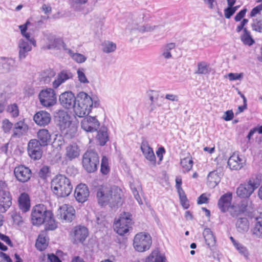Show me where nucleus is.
I'll use <instances>...</instances> for the list:
<instances>
[{
    "instance_id": "nucleus-1",
    "label": "nucleus",
    "mask_w": 262,
    "mask_h": 262,
    "mask_svg": "<svg viewBox=\"0 0 262 262\" xmlns=\"http://www.w3.org/2000/svg\"><path fill=\"white\" fill-rule=\"evenodd\" d=\"M122 191L117 186L107 187L102 185L97 190V198L101 205L108 204L111 207L118 206L122 203Z\"/></svg>"
},
{
    "instance_id": "nucleus-2",
    "label": "nucleus",
    "mask_w": 262,
    "mask_h": 262,
    "mask_svg": "<svg viewBox=\"0 0 262 262\" xmlns=\"http://www.w3.org/2000/svg\"><path fill=\"white\" fill-rule=\"evenodd\" d=\"M31 221L34 225L39 226L43 224L46 230H53L57 227L52 212L47 210L42 204H38L33 207Z\"/></svg>"
},
{
    "instance_id": "nucleus-3",
    "label": "nucleus",
    "mask_w": 262,
    "mask_h": 262,
    "mask_svg": "<svg viewBox=\"0 0 262 262\" xmlns=\"http://www.w3.org/2000/svg\"><path fill=\"white\" fill-rule=\"evenodd\" d=\"M99 104L98 98H92L87 93L80 92L77 95L76 103L72 108L77 116L82 118L90 114L93 106L97 107Z\"/></svg>"
},
{
    "instance_id": "nucleus-4",
    "label": "nucleus",
    "mask_w": 262,
    "mask_h": 262,
    "mask_svg": "<svg viewBox=\"0 0 262 262\" xmlns=\"http://www.w3.org/2000/svg\"><path fill=\"white\" fill-rule=\"evenodd\" d=\"M51 188L58 197L64 198L71 194L73 186L69 179L64 175L58 174L52 180Z\"/></svg>"
},
{
    "instance_id": "nucleus-5",
    "label": "nucleus",
    "mask_w": 262,
    "mask_h": 262,
    "mask_svg": "<svg viewBox=\"0 0 262 262\" xmlns=\"http://www.w3.org/2000/svg\"><path fill=\"white\" fill-rule=\"evenodd\" d=\"M58 126L61 133L67 138H72L77 132V126L70 120V116L62 112L59 116Z\"/></svg>"
},
{
    "instance_id": "nucleus-6",
    "label": "nucleus",
    "mask_w": 262,
    "mask_h": 262,
    "mask_svg": "<svg viewBox=\"0 0 262 262\" xmlns=\"http://www.w3.org/2000/svg\"><path fill=\"white\" fill-rule=\"evenodd\" d=\"M260 180L257 176L249 179L247 184H241L237 188V195L243 198H249L260 185Z\"/></svg>"
},
{
    "instance_id": "nucleus-7",
    "label": "nucleus",
    "mask_w": 262,
    "mask_h": 262,
    "mask_svg": "<svg viewBox=\"0 0 262 262\" xmlns=\"http://www.w3.org/2000/svg\"><path fill=\"white\" fill-rule=\"evenodd\" d=\"M12 205V196L7 183L0 180V213H5Z\"/></svg>"
},
{
    "instance_id": "nucleus-8",
    "label": "nucleus",
    "mask_w": 262,
    "mask_h": 262,
    "mask_svg": "<svg viewBox=\"0 0 262 262\" xmlns=\"http://www.w3.org/2000/svg\"><path fill=\"white\" fill-rule=\"evenodd\" d=\"M99 158L97 153L92 150H88L83 156L82 164L88 172H94L97 169Z\"/></svg>"
},
{
    "instance_id": "nucleus-9",
    "label": "nucleus",
    "mask_w": 262,
    "mask_h": 262,
    "mask_svg": "<svg viewBox=\"0 0 262 262\" xmlns=\"http://www.w3.org/2000/svg\"><path fill=\"white\" fill-rule=\"evenodd\" d=\"M152 244L151 237L149 234L140 232L137 234L134 239V247L138 252H143L149 249Z\"/></svg>"
},
{
    "instance_id": "nucleus-10",
    "label": "nucleus",
    "mask_w": 262,
    "mask_h": 262,
    "mask_svg": "<svg viewBox=\"0 0 262 262\" xmlns=\"http://www.w3.org/2000/svg\"><path fill=\"white\" fill-rule=\"evenodd\" d=\"M132 224V214L129 212L121 214L118 221L114 224V230L120 235H124L129 231Z\"/></svg>"
},
{
    "instance_id": "nucleus-11",
    "label": "nucleus",
    "mask_w": 262,
    "mask_h": 262,
    "mask_svg": "<svg viewBox=\"0 0 262 262\" xmlns=\"http://www.w3.org/2000/svg\"><path fill=\"white\" fill-rule=\"evenodd\" d=\"M40 104L44 107H50L54 106L57 102L56 94L51 88L41 90L38 95Z\"/></svg>"
},
{
    "instance_id": "nucleus-12",
    "label": "nucleus",
    "mask_w": 262,
    "mask_h": 262,
    "mask_svg": "<svg viewBox=\"0 0 262 262\" xmlns=\"http://www.w3.org/2000/svg\"><path fill=\"white\" fill-rule=\"evenodd\" d=\"M41 146L37 139H31L28 144V152L30 158L34 160L40 159L42 156Z\"/></svg>"
},
{
    "instance_id": "nucleus-13",
    "label": "nucleus",
    "mask_w": 262,
    "mask_h": 262,
    "mask_svg": "<svg viewBox=\"0 0 262 262\" xmlns=\"http://www.w3.org/2000/svg\"><path fill=\"white\" fill-rule=\"evenodd\" d=\"M71 235L73 243H82L88 236V230L84 226H76L72 229Z\"/></svg>"
},
{
    "instance_id": "nucleus-14",
    "label": "nucleus",
    "mask_w": 262,
    "mask_h": 262,
    "mask_svg": "<svg viewBox=\"0 0 262 262\" xmlns=\"http://www.w3.org/2000/svg\"><path fill=\"white\" fill-rule=\"evenodd\" d=\"M59 100L64 108L71 109L76 103L77 96L75 97L71 91H66L59 95Z\"/></svg>"
},
{
    "instance_id": "nucleus-15",
    "label": "nucleus",
    "mask_w": 262,
    "mask_h": 262,
    "mask_svg": "<svg viewBox=\"0 0 262 262\" xmlns=\"http://www.w3.org/2000/svg\"><path fill=\"white\" fill-rule=\"evenodd\" d=\"M75 209L69 205L64 204L58 210L57 216L59 219L66 222H71L75 218Z\"/></svg>"
},
{
    "instance_id": "nucleus-16",
    "label": "nucleus",
    "mask_w": 262,
    "mask_h": 262,
    "mask_svg": "<svg viewBox=\"0 0 262 262\" xmlns=\"http://www.w3.org/2000/svg\"><path fill=\"white\" fill-rule=\"evenodd\" d=\"M81 126L87 132H94L98 130L100 123L95 117H84L81 121Z\"/></svg>"
},
{
    "instance_id": "nucleus-17",
    "label": "nucleus",
    "mask_w": 262,
    "mask_h": 262,
    "mask_svg": "<svg viewBox=\"0 0 262 262\" xmlns=\"http://www.w3.org/2000/svg\"><path fill=\"white\" fill-rule=\"evenodd\" d=\"M14 175L18 181L25 183L28 181L31 177V171L24 165L16 167L14 170Z\"/></svg>"
},
{
    "instance_id": "nucleus-18",
    "label": "nucleus",
    "mask_w": 262,
    "mask_h": 262,
    "mask_svg": "<svg viewBox=\"0 0 262 262\" xmlns=\"http://www.w3.org/2000/svg\"><path fill=\"white\" fill-rule=\"evenodd\" d=\"M90 192L86 185L80 184L76 187L74 196L76 200L79 203L85 202L89 196Z\"/></svg>"
},
{
    "instance_id": "nucleus-19",
    "label": "nucleus",
    "mask_w": 262,
    "mask_h": 262,
    "mask_svg": "<svg viewBox=\"0 0 262 262\" xmlns=\"http://www.w3.org/2000/svg\"><path fill=\"white\" fill-rule=\"evenodd\" d=\"M28 130V126L25 122V119L21 120L13 124L12 137L20 138L24 135Z\"/></svg>"
},
{
    "instance_id": "nucleus-20",
    "label": "nucleus",
    "mask_w": 262,
    "mask_h": 262,
    "mask_svg": "<svg viewBox=\"0 0 262 262\" xmlns=\"http://www.w3.org/2000/svg\"><path fill=\"white\" fill-rule=\"evenodd\" d=\"M33 119L37 125L41 126H45L50 122L51 116L50 114L48 112L40 111L34 115Z\"/></svg>"
},
{
    "instance_id": "nucleus-21",
    "label": "nucleus",
    "mask_w": 262,
    "mask_h": 262,
    "mask_svg": "<svg viewBox=\"0 0 262 262\" xmlns=\"http://www.w3.org/2000/svg\"><path fill=\"white\" fill-rule=\"evenodd\" d=\"M232 199V194L230 192L226 193L223 194L220 198L217 206L222 212H226L228 211L231 206V201Z\"/></svg>"
},
{
    "instance_id": "nucleus-22",
    "label": "nucleus",
    "mask_w": 262,
    "mask_h": 262,
    "mask_svg": "<svg viewBox=\"0 0 262 262\" xmlns=\"http://www.w3.org/2000/svg\"><path fill=\"white\" fill-rule=\"evenodd\" d=\"M245 163L244 158H241L238 154H233L228 159V165L233 170L241 169Z\"/></svg>"
},
{
    "instance_id": "nucleus-23",
    "label": "nucleus",
    "mask_w": 262,
    "mask_h": 262,
    "mask_svg": "<svg viewBox=\"0 0 262 262\" xmlns=\"http://www.w3.org/2000/svg\"><path fill=\"white\" fill-rule=\"evenodd\" d=\"M73 76V74L69 70H63L61 71L58 74L56 79L53 82V87L54 89H57L67 80L72 79Z\"/></svg>"
},
{
    "instance_id": "nucleus-24",
    "label": "nucleus",
    "mask_w": 262,
    "mask_h": 262,
    "mask_svg": "<svg viewBox=\"0 0 262 262\" xmlns=\"http://www.w3.org/2000/svg\"><path fill=\"white\" fill-rule=\"evenodd\" d=\"M32 43L28 40L20 39L18 41V46L19 48V59L22 60L26 58L29 52L32 50Z\"/></svg>"
},
{
    "instance_id": "nucleus-25",
    "label": "nucleus",
    "mask_w": 262,
    "mask_h": 262,
    "mask_svg": "<svg viewBox=\"0 0 262 262\" xmlns=\"http://www.w3.org/2000/svg\"><path fill=\"white\" fill-rule=\"evenodd\" d=\"M141 149L146 159L150 162V164L155 165L156 156L152 148L147 143H143L141 146Z\"/></svg>"
},
{
    "instance_id": "nucleus-26",
    "label": "nucleus",
    "mask_w": 262,
    "mask_h": 262,
    "mask_svg": "<svg viewBox=\"0 0 262 262\" xmlns=\"http://www.w3.org/2000/svg\"><path fill=\"white\" fill-rule=\"evenodd\" d=\"M80 155V149L78 145L75 144L68 145L66 148V156L70 160L77 158Z\"/></svg>"
},
{
    "instance_id": "nucleus-27",
    "label": "nucleus",
    "mask_w": 262,
    "mask_h": 262,
    "mask_svg": "<svg viewBox=\"0 0 262 262\" xmlns=\"http://www.w3.org/2000/svg\"><path fill=\"white\" fill-rule=\"evenodd\" d=\"M19 209L23 212H26L30 210V201L29 195L26 193H22L18 198Z\"/></svg>"
},
{
    "instance_id": "nucleus-28",
    "label": "nucleus",
    "mask_w": 262,
    "mask_h": 262,
    "mask_svg": "<svg viewBox=\"0 0 262 262\" xmlns=\"http://www.w3.org/2000/svg\"><path fill=\"white\" fill-rule=\"evenodd\" d=\"M55 74V72L53 69H47L40 74L39 76V81L43 84L49 83Z\"/></svg>"
},
{
    "instance_id": "nucleus-29",
    "label": "nucleus",
    "mask_w": 262,
    "mask_h": 262,
    "mask_svg": "<svg viewBox=\"0 0 262 262\" xmlns=\"http://www.w3.org/2000/svg\"><path fill=\"white\" fill-rule=\"evenodd\" d=\"M37 137L40 144L43 146L47 145L51 140V135L46 129H39L37 133Z\"/></svg>"
},
{
    "instance_id": "nucleus-30",
    "label": "nucleus",
    "mask_w": 262,
    "mask_h": 262,
    "mask_svg": "<svg viewBox=\"0 0 262 262\" xmlns=\"http://www.w3.org/2000/svg\"><path fill=\"white\" fill-rule=\"evenodd\" d=\"M237 230L240 233H245L249 229V223L247 218L239 217L237 220L235 224Z\"/></svg>"
},
{
    "instance_id": "nucleus-31",
    "label": "nucleus",
    "mask_w": 262,
    "mask_h": 262,
    "mask_svg": "<svg viewBox=\"0 0 262 262\" xmlns=\"http://www.w3.org/2000/svg\"><path fill=\"white\" fill-rule=\"evenodd\" d=\"M221 172L214 170L210 172L207 177L208 182L211 187H214L221 181Z\"/></svg>"
},
{
    "instance_id": "nucleus-32",
    "label": "nucleus",
    "mask_w": 262,
    "mask_h": 262,
    "mask_svg": "<svg viewBox=\"0 0 262 262\" xmlns=\"http://www.w3.org/2000/svg\"><path fill=\"white\" fill-rule=\"evenodd\" d=\"M260 215L255 219L256 222L252 229L253 234L257 237L262 236V212H259Z\"/></svg>"
},
{
    "instance_id": "nucleus-33",
    "label": "nucleus",
    "mask_w": 262,
    "mask_h": 262,
    "mask_svg": "<svg viewBox=\"0 0 262 262\" xmlns=\"http://www.w3.org/2000/svg\"><path fill=\"white\" fill-rule=\"evenodd\" d=\"M1 60L3 62V73H8L16 67L15 60L12 58L2 57Z\"/></svg>"
},
{
    "instance_id": "nucleus-34",
    "label": "nucleus",
    "mask_w": 262,
    "mask_h": 262,
    "mask_svg": "<svg viewBox=\"0 0 262 262\" xmlns=\"http://www.w3.org/2000/svg\"><path fill=\"white\" fill-rule=\"evenodd\" d=\"M176 45L174 43H169L164 46L162 49V56L166 59L172 57V52L174 50Z\"/></svg>"
},
{
    "instance_id": "nucleus-35",
    "label": "nucleus",
    "mask_w": 262,
    "mask_h": 262,
    "mask_svg": "<svg viewBox=\"0 0 262 262\" xmlns=\"http://www.w3.org/2000/svg\"><path fill=\"white\" fill-rule=\"evenodd\" d=\"M203 235L206 244L209 248L213 247L215 245V237L209 228H206L204 229Z\"/></svg>"
},
{
    "instance_id": "nucleus-36",
    "label": "nucleus",
    "mask_w": 262,
    "mask_h": 262,
    "mask_svg": "<svg viewBox=\"0 0 262 262\" xmlns=\"http://www.w3.org/2000/svg\"><path fill=\"white\" fill-rule=\"evenodd\" d=\"M197 70L195 72L196 74L206 75L211 71V68L209 64L206 62L202 61L198 63Z\"/></svg>"
},
{
    "instance_id": "nucleus-37",
    "label": "nucleus",
    "mask_w": 262,
    "mask_h": 262,
    "mask_svg": "<svg viewBox=\"0 0 262 262\" xmlns=\"http://www.w3.org/2000/svg\"><path fill=\"white\" fill-rule=\"evenodd\" d=\"M108 137L106 128L102 127L97 132L96 139L98 140L100 145H104L108 141Z\"/></svg>"
},
{
    "instance_id": "nucleus-38",
    "label": "nucleus",
    "mask_w": 262,
    "mask_h": 262,
    "mask_svg": "<svg viewBox=\"0 0 262 262\" xmlns=\"http://www.w3.org/2000/svg\"><path fill=\"white\" fill-rule=\"evenodd\" d=\"M31 25L30 21L28 20L26 21V23L23 25H20L19 26V29H20L21 33L22 35L26 37V39H24L25 40H28L29 42L32 43L34 46H36V41L33 38H30V36L29 33H26V30H27V27L30 26Z\"/></svg>"
},
{
    "instance_id": "nucleus-39",
    "label": "nucleus",
    "mask_w": 262,
    "mask_h": 262,
    "mask_svg": "<svg viewBox=\"0 0 262 262\" xmlns=\"http://www.w3.org/2000/svg\"><path fill=\"white\" fill-rule=\"evenodd\" d=\"M35 246L39 251L44 250L48 246L47 239L44 234H40L36 240Z\"/></svg>"
},
{
    "instance_id": "nucleus-40",
    "label": "nucleus",
    "mask_w": 262,
    "mask_h": 262,
    "mask_svg": "<svg viewBox=\"0 0 262 262\" xmlns=\"http://www.w3.org/2000/svg\"><path fill=\"white\" fill-rule=\"evenodd\" d=\"M65 50L71 57L77 63H83L86 60V57L81 54L74 53L72 50L69 49H65Z\"/></svg>"
},
{
    "instance_id": "nucleus-41",
    "label": "nucleus",
    "mask_w": 262,
    "mask_h": 262,
    "mask_svg": "<svg viewBox=\"0 0 262 262\" xmlns=\"http://www.w3.org/2000/svg\"><path fill=\"white\" fill-rule=\"evenodd\" d=\"M241 39L245 45L250 46L254 43V40L252 38L250 31H249L247 28H244V32L243 34L241 36Z\"/></svg>"
},
{
    "instance_id": "nucleus-42",
    "label": "nucleus",
    "mask_w": 262,
    "mask_h": 262,
    "mask_svg": "<svg viewBox=\"0 0 262 262\" xmlns=\"http://www.w3.org/2000/svg\"><path fill=\"white\" fill-rule=\"evenodd\" d=\"M181 164L184 171H189L192 168L193 165V161L191 157L188 156L182 159L181 161Z\"/></svg>"
},
{
    "instance_id": "nucleus-43",
    "label": "nucleus",
    "mask_w": 262,
    "mask_h": 262,
    "mask_svg": "<svg viewBox=\"0 0 262 262\" xmlns=\"http://www.w3.org/2000/svg\"><path fill=\"white\" fill-rule=\"evenodd\" d=\"M13 127V124L8 119L5 118L2 121L1 128L5 134H9Z\"/></svg>"
},
{
    "instance_id": "nucleus-44",
    "label": "nucleus",
    "mask_w": 262,
    "mask_h": 262,
    "mask_svg": "<svg viewBox=\"0 0 262 262\" xmlns=\"http://www.w3.org/2000/svg\"><path fill=\"white\" fill-rule=\"evenodd\" d=\"M102 51L106 53L113 52L116 49V45L111 41H104L102 44Z\"/></svg>"
},
{
    "instance_id": "nucleus-45",
    "label": "nucleus",
    "mask_w": 262,
    "mask_h": 262,
    "mask_svg": "<svg viewBox=\"0 0 262 262\" xmlns=\"http://www.w3.org/2000/svg\"><path fill=\"white\" fill-rule=\"evenodd\" d=\"M100 171L104 175L108 174L110 171L108 164V160L105 156H103L102 158Z\"/></svg>"
},
{
    "instance_id": "nucleus-46",
    "label": "nucleus",
    "mask_w": 262,
    "mask_h": 262,
    "mask_svg": "<svg viewBox=\"0 0 262 262\" xmlns=\"http://www.w3.org/2000/svg\"><path fill=\"white\" fill-rule=\"evenodd\" d=\"M251 205L252 203L251 201L248 200H245L241 202L239 208L242 212H250L252 209Z\"/></svg>"
},
{
    "instance_id": "nucleus-47",
    "label": "nucleus",
    "mask_w": 262,
    "mask_h": 262,
    "mask_svg": "<svg viewBox=\"0 0 262 262\" xmlns=\"http://www.w3.org/2000/svg\"><path fill=\"white\" fill-rule=\"evenodd\" d=\"M165 258L161 254H157L155 256L152 254L147 257L145 259V262H165Z\"/></svg>"
},
{
    "instance_id": "nucleus-48",
    "label": "nucleus",
    "mask_w": 262,
    "mask_h": 262,
    "mask_svg": "<svg viewBox=\"0 0 262 262\" xmlns=\"http://www.w3.org/2000/svg\"><path fill=\"white\" fill-rule=\"evenodd\" d=\"M7 111L9 112L12 117L15 118L19 115V110L16 103H13L8 106Z\"/></svg>"
},
{
    "instance_id": "nucleus-49",
    "label": "nucleus",
    "mask_w": 262,
    "mask_h": 262,
    "mask_svg": "<svg viewBox=\"0 0 262 262\" xmlns=\"http://www.w3.org/2000/svg\"><path fill=\"white\" fill-rule=\"evenodd\" d=\"M84 69L83 68H79L77 71L78 80L82 83H89V81L87 79L84 73Z\"/></svg>"
},
{
    "instance_id": "nucleus-50",
    "label": "nucleus",
    "mask_w": 262,
    "mask_h": 262,
    "mask_svg": "<svg viewBox=\"0 0 262 262\" xmlns=\"http://www.w3.org/2000/svg\"><path fill=\"white\" fill-rule=\"evenodd\" d=\"M156 26H152L150 24H146L139 26L137 28V29L142 32H150L153 31L156 28Z\"/></svg>"
},
{
    "instance_id": "nucleus-51",
    "label": "nucleus",
    "mask_w": 262,
    "mask_h": 262,
    "mask_svg": "<svg viewBox=\"0 0 262 262\" xmlns=\"http://www.w3.org/2000/svg\"><path fill=\"white\" fill-rule=\"evenodd\" d=\"M230 215L233 217H237L242 212L239 207L231 205L228 210Z\"/></svg>"
},
{
    "instance_id": "nucleus-52",
    "label": "nucleus",
    "mask_w": 262,
    "mask_h": 262,
    "mask_svg": "<svg viewBox=\"0 0 262 262\" xmlns=\"http://www.w3.org/2000/svg\"><path fill=\"white\" fill-rule=\"evenodd\" d=\"M49 172V168L47 166H42L38 172V176L40 178L44 179L46 178Z\"/></svg>"
},
{
    "instance_id": "nucleus-53",
    "label": "nucleus",
    "mask_w": 262,
    "mask_h": 262,
    "mask_svg": "<svg viewBox=\"0 0 262 262\" xmlns=\"http://www.w3.org/2000/svg\"><path fill=\"white\" fill-rule=\"evenodd\" d=\"M234 247L242 255H243L245 256H248V250L245 246L238 243L237 244H235Z\"/></svg>"
},
{
    "instance_id": "nucleus-54",
    "label": "nucleus",
    "mask_w": 262,
    "mask_h": 262,
    "mask_svg": "<svg viewBox=\"0 0 262 262\" xmlns=\"http://www.w3.org/2000/svg\"><path fill=\"white\" fill-rule=\"evenodd\" d=\"M252 28L255 31L262 32V19L254 20L252 24Z\"/></svg>"
},
{
    "instance_id": "nucleus-55",
    "label": "nucleus",
    "mask_w": 262,
    "mask_h": 262,
    "mask_svg": "<svg viewBox=\"0 0 262 262\" xmlns=\"http://www.w3.org/2000/svg\"><path fill=\"white\" fill-rule=\"evenodd\" d=\"M227 77L230 81L240 80L243 78V74L230 73L228 74Z\"/></svg>"
},
{
    "instance_id": "nucleus-56",
    "label": "nucleus",
    "mask_w": 262,
    "mask_h": 262,
    "mask_svg": "<svg viewBox=\"0 0 262 262\" xmlns=\"http://www.w3.org/2000/svg\"><path fill=\"white\" fill-rule=\"evenodd\" d=\"M247 9L245 8L241 10L238 13L236 14L234 17V19L236 21H240L245 15Z\"/></svg>"
},
{
    "instance_id": "nucleus-57",
    "label": "nucleus",
    "mask_w": 262,
    "mask_h": 262,
    "mask_svg": "<svg viewBox=\"0 0 262 262\" xmlns=\"http://www.w3.org/2000/svg\"><path fill=\"white\" fill-rule=\"evenodd\" d=\"M234 13V10L232 9V7L228 6V7L224 10L225 17L227 19L230 18Z\"/></svg>"
},
{
    "instance_id": "nucleus-58",
    "label": "nucleus",
    "mask_w": 262,
    "mask_h": 262,
    "mask_svg": "<svg viewBox=\"0 0 262 262\" xmlns=\"http://www.w3.org/2000/svg\"><path fill=\"white\" fill-rule=\"evenodd\" d=\"M233 113L232 110H228L225 112L223 119L225 121H230L233 118Z\"/></svg>"
},
{
    "instance_id": "nucleus-59",
    "label": "nucleus",
    "mask_w": 262,
    "mask_h": 262,
    "mask_svg": "<svg viewBox=\"0 0 262 262\" xmlns=\"http://www.w3.org/2000/svg\"><path fill=\"white\" fill-rule=\"evenodd\" d=\"M262 10V3L254 7L250 12V16L254 17Z\"/></svg>"
},
{
    "instance_id": "nucleus-60",
    "label": "nucleus",
    "mask_w": 262,
    "mask_h": 262,
    "mask_svg": "<svg viewBox=\"0 0 262 262\" xmlns=\"http://www.w3.org/2000/svg\"><path fill=\"white\" fill-rule=\"evenodd\" d=\"M12 218L14 222L17 225H20L23 222L21 216L17 213H14L12 215Z\"/></svg>"
},
{
    "instance_id": "nucleus-61",
    "label": "nucleus",
    "mask_w": 262,
    "mask_h": 262,
    "mask_svg": "<svg viewBox=\"0 0 262 262\" xmlns=\"http://www.w3.org/2000/svg\"><path fill=\"white\" fill-rule=\"evenodd\" d=\"M165 98L173 102H178L179 101L178 96L172 94H166L165 95Z\"/></svg>"
},
{
    "instance_id": "nucleus-62",
    "label": "nucleus",
    "mask_w": 262,
    "mask_h": 262,
    "mask_svg": "<svg viewBox=\"0 0 262 262\" xmlns=\"http://www.w3.org/2000/svg\"><path fill=\"white\" fill-rule=\"evenodd\" d=\"M248 22V20L247 19L244 18L240 23V24L237 27L236 29V31L237 32H239L242 30L244 31V26Z\"/></svg>"
},
{
    "instance_id": "nucleus-63",
    "label": "nucleus",
    "mask_w": 262,
    "mask_h": 262,
    "mask_svg": "<svg viewBox=\"0 0 262 262\" xmlns=\"http://www.w3.org/2000/svg\"><path fill=\"white\" fill-rule=\"evenodd\" d=\"M0 239L5 242L7 245L10 246H12V243L9 238V237L5 235H4L0 233Z\"/></svg>"
},
{
    "instance_id": "nucleus-64",
    "label": "nucleus",
    "mask_w": 262,
    "mask_h": 262,
    "mask_svg": "<svg viewBox=\"0 0 262 262\" xmlns=\"http://www.w3.org/2000/svg\"><path fill=\"white\" fill-rule=\"evenodd\" d=\"M48 258L50 262H61L58 257L54 254H48Z\"/></svg>"
}]
</instances>
